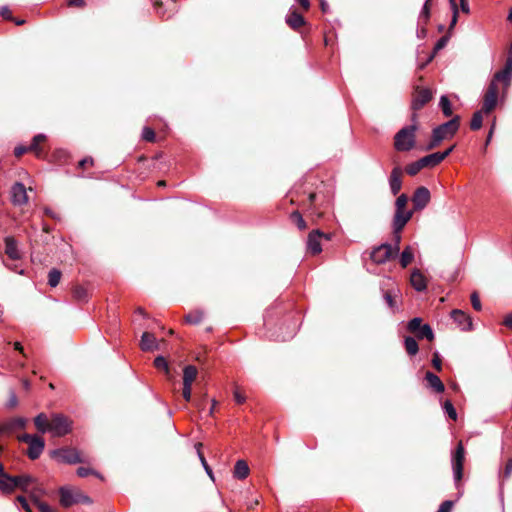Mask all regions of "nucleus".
<instances>
[{
    "instance_id": "f257e3e1",
    "label": "nucleus",
    "mask_w": 512,
    "mask_h": 512,
    "mask_svg": "<svg viewBox=\"0 0 512 512\" xmlns=\"http://www.w3.org/2000/svg\"><path fill=\"white\" fill-rule=\"evenodd\" d=\"M417 115L413 113L411 125L404 126L394 136V148L399 152H407L412 150L416 144V124Z\"/></svg>"
},
{
    "instance_id": "f03ea898",
    "label": "nucleus",
    "mask_w": 512,
    "mask_h": 512,
    "mask_svg": "<svg viewBox=\"0 0 512 512\" xmlns=\"http://www.w3.org/2000/svg\"><path fill=\"white\" fill-rule=\"evenodd\" d=\"M0 479V491L4 494H11L16 489L27 491L29 485L34 481L30 475L12 476L7 473Z\"/></svg>"
},
{
    "instance_id": "7ed1b4c3",
    "label": "nucleus",
    "mask_w": 512,
    "mask_h": 512,
    "mask_svg": "<svg viewBox=\"0 0 512 512\" xmlns=\"http://www.w3.org/2000/svg\"><path fill=\"white\" fill-rule=\"evenodd\" d=\"M18 440L28 444L27 455L31 460L38 459L45 448L44 440L37 435L25 433Z\"/></svg>"
},
{
    "instance_id": "20e7f679",
    "label": "nucleus",
    "mask_w": 512,
    "mask_h": 512,
    "mask_svg": "<svg viewBox=\"0 0 512 512\" xmlns=\"http://www.w3.org/2000/svg\"><path fill=\"white\" fill-rule=\"evenodd\" d=\"M464 459H465V449L460 441L457 444V447L452 454L451 464H452V470H453V478L458 485V483L461 481L463 477V465H464Z\"/></svg>"
},
{
    "instance_id": "39448f33",
    "label": "nucleus",
    "mask_w": 512,
    "mask_h": 512,
    "mask_svg": "<svg viewBox=\"0 0 512 512\" xmlns=\"http://www.w3.org/2000/svg\"><path fill=\"white\" fill-rule=\"evenodd\" d=\"M459 126H460V116L455 115L449 121L435 127L432 131L434 132V134H436L437 138L445 140V139L453 137L456 134V132L458 131Z\"/></svg>"
},
{
    "instance_id": "423d86ee",
    "label": "nucleus",
    "mask_w": 512,
    "mask_h": 512,
    "mask_svg": "<svg viewBox=\"0 0 512 512\" xmlns=\"http://www.w3.org/2000/svg\"><path fill=\"white\" fill-rule=\"evenodd\" d=\"M396 256L395 250H392V245L389 243H383L373 248L370 254L371 260L376 264H384Z\"/></svg>"
},
{
    "instance_id": "0eeeda50",
    "label": "nucleus",
    "mask_w": 512,
    "mask_h": 512,
    "mask_svg": "<svg viewBox=\"0 0 512 512\" xmlns=\"http://www.w3.org/2000/svg\"><path fill=\"white\" fill-rule=\"evenodd\" d=\"M408 329L413 333H417L419 338H426L430 341L434 339V332L429 324H422V319L415 317L408 322Z\"/></svg>"
},
{
    "instance_id": "6e6552de",
    "label": "nucleus",
    "mask_w": 512,
    "mask_h": 512,
    "mask_svg": "<svg viewBox=\"0 0 512 512\" xmlns=\"http://www.w3.org/2000/svg\"><path fill=\"white\" fill-rule=\"evenodd\" d=\"M498 86L494 82H490L483 97L482 111L489 114L497 105Z\"/></svg>"
},
{
    "instance_id": "1a4fd4ad",
    "label": "nucleus",
    "mask_w": 512,
    "mask_h": 512,
    "mask_svg": "<svg viewBox=\"0 0 512 512\" xmlns=\"http://www.w3.org/2000/svg\"><path fill=\"white\" fill-rule=\"evenodd\" d=\"M330 240V234H326L319 229L313 230L309 233L307 238V249L313 255H316L322 251L321 239Z\"/></svg>"
},
{
    "instance_id": "9d476101",
    "label": "nucleus",
    "mask_w": 512,
    "mask_h": 512,
    "mask_svg": "<svg viewBox=\"0 0 512 512\" xmlns=\"http://www.w3.org/2000/svg\"><path fill=\"white\" fill-rule=\"evenodd\" d=\"M431 194L428 188L418 187L412 195V203L415 211L423 210L430 202Z\"/></svg>"
},
{
    "instance_id": "9b49d317",
    "label": "nucleus",
    "mask_w": 512,
    "mask_h": 512,
    "mask_svg": "<svg viewBox=\"0 0 512 512\" xmlns=\"http://www.w3.org/2000/svg\"><path fill=\"white\" fill-rule=\"evenodd\" d=\"M92 504V499L85 495L81 490L75 488V487H68L66 486V507L73 505V504Z\"/></svg>"
},
{
    "instance_id": "f8f14e48",
    "label": "nucleus",
    "mask_w": 512,
    "mask_h": 512,
    "mask_svg": "<svg viewBox=\"0 0 512 512\" xmlns=\"http://www.w3.org/2000/svg\"><path fill=\"white\" fill-rule=\"evenodd\" d=\"M11 201L14 205L21 206L27 203L28 196L25 185L22 182H16L11 187Z\"/></svg>"
},
{
    "instance_id": "ddd939ff",
    "label": "nucleus",
    "mask_w": 512,
    "mask_h": 512,
    "mask_svg": "<svg viewBox=\"0 0 512 512\" xmlns=\"http://www.w3.org/2000/svg\"><path fill=\"white\" fill-rule=\"evenodd\" d=\"M451 318L457 324L460 330L469 331L472 330V319L469 315H467L464 311L459 309H454L451 311Z\"/></svg>"
},
{
    "instance_id": "4468645a",
    "label": "nucleus",
    "mask_w": 512,
    "mask_h": 512,
    "mask_svg": "<svg viewBox=\"0 0 512 512\" xmlns=\"http://www.w3.org/2000/svg\"><path fill=\"white\" fill-rule=\"evenodd\" d=\"M52 436L59 437L64 435V415L53 414L49 419V431Z\"/></svg>"
},
{
    "instance_id": "2eb2a0df",
    "label": "nucleus",
    "mask_w": 512,
    "mask_h": 512,
    "mask_svg": "<svg viewBox=\"0 0 512 512\" xmlns=\"http://www.w3.org/2000/svg\"><path fill=\"white\" fill-rule=\"evenodd\" d=\"M401 176H402L401 167H399V166L394 167L392 169V171L390 173V177H389L390 190L394 196H396L401 190V187H402Z\"/></svg>"
},
{
    "instance_id": "dca6fc26",
    "label": "nucleus",
    "mask_w": 512,
    "mask_h": 512,
    "mask_svg": "<svg viewBox=\"0 0 512 512\" xmlns=\"http://www.w3.org/2000/svg\"><path fill=\"white\" fill-rule=\"evenodd\" d=\"M432 98V93L429 89H421L417 91L415 97L412 100V109L414 111L420 110L426 105Z\"/></svg>"
},
{
    "instance_id": "f3484780",
    "label": "nucleus",
    "mask_w": 512,
    "mask_h": 512,
    "mask_svg": "<svg viewBox=\"0 0 512 512\" xmlns=\"http://www.w3.org/2000/svg\"><path fill=\"white\" fill-rule=\"evenodd\" d=\"M413 212L409 210L395 211L392 226L396 227V231H402L408 221L412 218Z\"/></svg>"
},
{
    "instance_id": "a211bd4d",
    "label": "nucleus",
    "mask_w": 512,
    "mask_h": 512,
    "mask_svg": "<svg viewBox=\"0 0 512 512\" xmlns=\"http://www.w3.org/2000/svg\"><path fill=\"white\" fill-rule=\"evenodd\" d=\"M5 253L12 260H18L21 258V254L18 250L17 241L12 236L4 238Z\"/></svg>"
},
{
    "instance_id": "6ab92c4d",
    "label": "nucleus",
    "mask_w": 512,
    "mask_h": 512,
    "mask_svg": "<svg viewBox=\"0 0 512 512\" xmlns=\"http://www.w3.org/2000/svg\"><path fill=\"white\" fill-rule=\"evenodd\" d=\"M140 347L143 351L158 350L157 339L152 333L144 332L141 336Z\"/></svg>"
},
{
    "instance_id": "aec40b11",
    "label": "nucleus",
    "mask_w": 512,
    "mask_h": 512,
    "mask_svg": "<svg viewBox=\"0 0 512 512\" xmlns=\"http://www.w3.org/2000/svg\"><path fill=\"white\" fill-rule=\"evenodd\" d=\"M410 282L417 292H423L427 289L426 279L418 269L411 273Z\"/></svg>"
},
{
    "instance_id": "412c9836",
    "label": "nucleus",
    "mask_w": 512,
    "mask_h": 512,
    "mask_svg": "<svg viewBox=\"0 0 512 512\" xmlns=\"http://www.w3.org/2000/svg\"><path fill=\"white\" fill-rule=\"evenodd\" d=\"M86 462H88V458L82 452L74 448L66 447V463L77 464Z\"/></svg>"
},
{
    "instance_id": "4be33fe9",
    "label": "nucleus",
    "mask_w": 512,
    "mask_h": 512,
    "mask_svg": "<svg viewBox=\"0 0 512 512\" xmlns=\"http://www.w3.org/2000/svg\"><path fill=\"white\" fill-rule=\"evenodd\" d=\"M286 23L294 30H297L305 24L304 17L296 10L290 11L286 16Z\"/></svg>"
},
{
    "instance_id": "5701e85b",
    "label": "nucleus",
    "mask_w": 512,
    "mask_h": 512,
    "mask_svg": "<svg viewBox=\"0 0 512 512\" xmlns=\"http://www.w3.org/2000/svg\"><path fill=\"white\" fill-rule=\"evenodd\" d=\"M425 379L427 380L429 387L432 388L435 392H444L445 386L441 379L436 374H434L431 371H427L425 373Z\"/></svg>"
},
{
    "instance_id": "b1692460",
    "label": "nucleus",
    "mask_w": 512,
    "mask_h": 512,
    "mask_svg": "<svg viewBox=\"0 0 512 512\" xmlns=\"http://www.w3.org/2000/svg\"><path fill=\"white\" fill-rule=\"evenodd\" d=\"M34 424L40 433H46L49 431V417L45 413H39L34 418Z\"/></svg>"
},
{
    "instance_id": "393cba45",
    "label": "nucleus",
    "mask_w": 512,
    "mask_h": 512,
    "mask_svg": "<svg viewBox=\"0 0 512 512\" xmlns=\"http://www.w3.org/2000/svg\"><path fill=\"white\" fill-rule=\"evenodd\" d=\"M198 374V370L193 365H187L183 369V385L192 386L193 381L195 380Z\"/></svg>"
},
{
    "instance_id": "a878e982",
    "label": "nucleus",
    "mask_w": 512,
    "mask_h": 512,
    "mask_svg": "<svg viewBox=\"0 0 512 512\" xmlns=\"http://www.w3.org/2000/svg\"><path fill=\"white\" fill-rule=\"evenodd\" d=\"M249 475V466L244 460H238L234 467V477L240 480Z\"/></svg>"
},
{
    "instance_id": "bb28decb",
    "label": "nucleus",
    "mask_w": 512,
    "mask_h": 512,
    "mask_svg": "<svg viewBox=\"0 0 512 512\" xmlns=\"http://www.w3.org/2000/svg\"><path fill=\"white\" fill-rule=\"evenodd\" d=\"M419 160H420L423 168L435 167L442 162L441 156H439L437 152L426 155V156L420 158Z\"/></svg>"
},
{
    "instance_id": "cd10ccee",
    "label": "nucleus",
    "mask_w": 512,
    "mask_h": 512,
    "mask_svg": "<svg viewBox=\"0 0 512 512\" xmlns=\"http://www.w3.org/2000/svg\"><path fill=\"white\" fill-rule=\"evenodd\" d=\"M511 80H512V74H510L509 72H506L505 70L502 69L493 75V78L490 82H494L496 84H497V82H503L504 86L508 87L511 83Z\"/></svg>"
},
{
    "instance_id": "c85d7f7f",
    "label": "nucleus",
    "mask_w": 512,
    "mask_h": 512,
    "mask_svg": "<svg viewBox=\"0 0 512 512\" xmlns=\"http://www.w3.org/2000/svg\"><path fill=\"white\" fill-rule=\"evenodd\" d=\"M404 345H405V349L409 355L413 356L418 353V350H419L418 343L413 337H411V336L405 337Z\"/></svg>"
},
{
    "instance_id": "c756f323",
    "label": "nucleus",
    "mask_w": 512,
    "mask_h": 512,
    "mask_svg": "<svg viewBox=\"0 0 512 512\" xmlns=\"http://www.w3.org/2000/svg\"><path fill=\"white\" fill-rule=\"evenodd\" d=\"M27 424V419L24 417H17L12 420H10L6 424V429L9 431H13L16 429H24Z\"/></svg>"
},
{
    "instance_id": "7c9ffc66",
    "label": "nucleus",
    "mask_w": 512,
    "mask_h": 512,
    "mask_svg": "<svg viewBox=\"0 0 512 512\" xmlns=\"http://www.w3.org/2000/svg\"><path fill=\"white\" fill-rule=\"evenodd\" d=\"M204 318V312L202 310H195L188 313L185 316V321L189 324H199Z\"/></svg>"
},
{
    "instance_id": "2f4dec72",
    "label": "nucleus",
    "mask_w": 512,
    "mask_h": 512,
    "mask_svg": "<svg viewBox=\"0 0 512 512\" xmlns=\"http://www.w3.org/2000/svg\"><path fill=\"white\" fill-rule=\"evenodd\" d=\"M414 259V253L410 246H407L400 255V264L402 267H407Z\"/></svg>"
},
{
    "instance_id": "473e14b6",
    "label": "nucleus",
    "mask_w": 512,
    "mask_h": 512,
    "mask_svg": "<svg viewBox=\"0 0 512 512\" xmlns=\"http://www.w3.org/2000/svg\"><path fill=\"white\" fill-rule=\"evenodd\" d=\"M439 106L442 110V113L446 116V117H449L452 115L453 111H452V105H451V102L450 100L448 99V97L446 95H442L440 97V100H439Z\"/></svg>"
},
{
    "instance_id": "72a5a7b5",
    "label": "nucleus",
    "mask_w": 512,
    "mask_h": 512,
    "mask_svg": "<svg viewBox=\"0 0 512 512\" xmlns=\"http://www.w3.org/2000/svg\"><path fill=\"white\" fill-rule=\"evenodd\" d=\"M483 113L484 112L482 110H479V111H476L473 114L471 122H470V128L472 130L476 131V130H479L482 127Z\"/></svg>"
},
{
    "instance_id": "f704fd0d",
    "label": "nucleus",
    "mask_w": 512,
    "mask_h": 512,
    "mask_svg": "<svg viewBox=\"0 0 512 512\" xmlns=\"http://www.w3.org/2000/svg\"><path fill=\"white\" fill-rule=\"evenodd\" d=\"M290 219L298 227L299 230L306 229V222L299 211H293L290 214Z\"/></svg>"
},
{
    "instance_id": "c9c22d12",
    "label": "nucleus",
    "mask_w": 512,
    "mask_h": 512,
    "mask_svg": "<svg viewBox=\"0 0 512 512\" xmlns=\"http://www.w3.org/2000/svg\"><path fill=\"white\" fill-rule=\"evenodd\" d=\"M449 38H450L449 35H444L440 39H438V41L436 42V44H435V46L433 48L432 54L428 58V62L431 61L434 58V56L436 55V53L438 51L442 50L447 45V43L449 41Z\"/></svg>"
},
{
    "instance_id": "e433bc0d",
    "label": "nucleus",
    "mask_w": 512,
    "mask_h": 512,
    "mask_svg": "<svg viewBox=\"0 0 512 512\" xmlns=\"http://www.w3.org/2000/svg\"><path fill=\"white\" fill-rule=\"evenodd\" d=\"M62 273L58 269H51L48 273V284L51 287H56L61 279Z\"/></svg>"
},
{
    "instance_id": "4c0bfd02",
    "label": "nucleus",
    "mask_w": 512,
    "mask_h": 512,
    "mask_svg": "<svg viewBox=\"0 0 512 512\" xmlns=\"http://www.w3.org/2000/svg\"><path fill=\"white\" fill-rule=\"evenodd\" d=\"M73 297L77 301H86L88 299V292L82 286H75L72 290Z\"/></svg>"
},
{
    "instance_id": "58836bf2",
    "label": "nucleus",
    "mask_w": 512,
    "mask_h": 512,
    "mask_svg": "<svg viewBox=\"0 0 512 512\" xmlns=\"http://www.w3.org/2000/svg\"><path fill=\"white\" fill-rule=\"evenodd\" d=\"M423 169L420 160L414 161L405 167V171L410 176H415Z\"/></svg>"
},
{
    "instance_id": "ea45409f",
    "label": "nucleus",
    "mask_w": 512,
    "mask_h": 512,
    "mask_svg": "<svg viewBox=\"0 0 512 512\" xmlns=\"http://www.w3.org/2000/svg\"><path fill=\"white\" fill-rule=\"evenodd\" d=\"M383 298H384L387 306L393 312H395L397 310V305H396V301H395V294L393 293V291H391V290L386 291L383 295Z\"/></svg>"
},
{
    "instance_id": "a19ab883",
    "label": "nucleus",
    "mask_w": 512,
    "mask_h": 512,
    "mask_svg": "<svg viewBox=\"0 0 512 512\" xmlns=\"http://www.w3.org/2000/svg\"><path fill=\"white\" fill-rule=\"evenodd\" d=\"M443 409L450 419H452V420L457 419L456 409L450 400H446L444 402Z\"/></svg>"
},
{
    "instance_id": "79ce46f5",
    "label": "nucleus",
    "mask_w": 512,
    "mask_h": 512,
    "mask_svg": "<svg viewBox=\"0 0 512 512\" xmlns=\"http://www.w3.org/2000/svg\"><path fill=\"white\" fill-rule=\"evenodd\" d=\"M76 474L79 477H87L88 475H95L96 477L102 479V476L95 470L88 468V467H79L76 470Z\"/></svg>"
},
{
    "instance_id": "37998d69",
    "label": "nucleus",
    "mask_w": 512,
    "mask_h": 512,
    "mask_svg": "<svg viewBox=\"0 0 512 512\" xmlns=\"http://www.w3.org/2000/svg\"><path fill=\"white\" fill-rule=\"evenodd\" d=\"M408 203V196L406 194H401L397 197L395 201V211H400L406 209V205Z\"/></svg>"
},
{
    "instance_id": "c03bdc74",
    "label": "nucleus",
    "mask_w": 512,
    "mask_h": 512,
    "mask_svg": "<svg viewBox=\"0 0 512 512\" xmlns=\"http://www.w3.org/2000/svg\"><path fill=\"white\" fill-rule=\"evenodd\" d=\"M154 366L157 368V369H162L164 370L166 373H168L169 371V366H168V362L166 361V359L159 355L155 358L154 360Z\"/></svg>"
},
{
    "instance_id": "a18cd8bd",
    "label": "nucleus",
    "mask_w": 512,
    "mask_h": 512,
    "mask_svg": "<svg viewBox=\"0 0 512 512\" xmlns=\"http://www.w3.org/2000/svg\"><path fill=\"white\" fill-rule=\"evenodd\" d=\"M18 405V398L14 390L9 391V398L5 404L7 409H14Z\"/></svg>"
},
{
    "instance_id": "49530a36",
    "label": "nucleus",
    "mask_w": 512,
    "mask_h": 512,
    "mask_svg": "<svg viewBox=\"0 0 512 512\" xmlns=\"http://www.w3.org/2000/svg\"><path fill=\"white\" fill-rule=\"evenodd\" d=\"M393 242L392 250H395V253L399 254V244L401 242V231H396V227H393Z\"/></svg>"
},
{
    "instance_id": "de8ad7c7",
    "label": "nucleus",
    "mask_w": 512,
    "mask_h": 512,
    "mask_svg": "<svg viewBox=\"0 0 512 512\" xmlns=\"http://www.w3.org/2000/svg\"><path fill=\"white\" fill-rule=\"evenodd\" d=\"M142 138L145 141L152 142L155 139V132L149 127H144L142 130Z\"/></svg>"
},
{
    "instance_id": "09e8293b",
    "label": "nucleus",
    "mask_w": 512,
    "mask_h": 512,
    "mask_svg": "<svg viewBox=\"0 0 512 512\" xmlns=\"http://www.w3.org/2000/svg\"><path fill=\"white\" fill-rule=\"evenodd\" d=\"M512 474V458H510L505 466V469L502 474H500V477L502 478V481L508 479Z\"/></svg>"
},
{
    "instance_id": "8fccbe9b",
    "label": "nucleus",
    "mask_w": 512,
    "mask_h": 512,
    "mask_svg": "<svg viewBox=\"0 0 512 512\" xmlns=\"http://www.w3.org/2000/svg\"><path fill=\"white\" fill-rule=\"evenodd\" d=\"M471 304L473 306V308L476 310V311H480L482 309V305H481V302H480V298H479V295L477 292H473L471 294Z\"/></svg>"
},
{
    "instance_id": "3c124183",
    "label": "nucleus",
    "mask_w": 512,
    "mask_h": 512,
    "mask_svg": "<svg viewBox=\"0 0 512 512\" xmlns=\"http://www.w3.org/2000/svg\"><path fill=\"white\" fill-rule=\"evenodd\" d=\"M199 458H200V461L202 463V466L203 468L205 469V472L207 473V475L212 479L214 480V476H213V471L211 469V467L208 465L205 457L199 452Z\"/></svg>"
},
{
    "instance_id": "603ef678",
    "label": "nucleus",
    "mask_w": 512,
    "mask_h": 512,
    "mask_svg": "<svg viewBox=\"0 0 512 512\" xmlns=\"http://www.w3.org/2000/svg\"><path fill=\"white\" fill-rule=\"evenodd\" d=\"M33 501L41 512H51L52 511L51 507L47 503L40 501L36 497H33Z\"/></svg>"
},
{
    "instance_id": "864d4df0",
    "label": "nucleus",
    "mask_w": 512,
    "mask_h": 512,
    "mask_svg": "<svg viewBox=\"0 0 512 512\" xmlns=\"http://www.w3.org/2000/svg\"><path fill=\"white\" fill-rule=\"evenodd\" d=\"M442 141L443 139L437 138L436 134H434V132L432 131V137L430 142L426 146V150H432L436 148Z\"/></svg>"
},
{
    "instance_id": "5fc2aeb1",
    "label": "nucleus",
    "mask_w": 512,
    "mask_h": 512,
    "mask_svg": "<svg viewBox=\"0 0 512 512\" xmlns=\"http://www.w3.org/2000/svg\"><path fill=\"white\" fill-rule=\"evenodd\" d=\"M429 17H430V9H429V6H427V2H425L422 7V10L420 12L419 20L421 21L423 19L424 23H426L428 21Z\"/></svg>"
},
{
    "instance_id": "6e6d98bb",
    "label": "nucleus",
    "mask_w": 512,
    "mask_h": 512,
    "mask_svg": "<svg viewBox=\"0 0 512 512\" xmlns=\"http://www.w3.org/2000/svg\"><path fill=\"white\" fill-rule=\"evenodd\" d=\"M452 507H453V501L446 500V501L441 503V505H440L439 509L437 510V512H451Z\"/></svg>"
},
{
    "instance_id": "4d7b16f0",
    "label": "nucleus",
    "mask_w": 512,
    "mask_h": 512,
    "mask_svg": "<svg viewBox=\"0 0 512 512\" xmlns=\"http://www.w3.org/2000/svg\"><path fill=\"white\" fill-rule=\"evenodd\" d=\"M432 364L436 370H438V371L442 370V362H441V359H440L438 353H434L433 359H432Z\"/></svg>"
},
{
    "instance_id": "13d9d810",
    "label": "nucleus",
    "mask_w": 512,
    "mask_h": 512,
    "mask_svg": "<svg viewBox=\"0 0 512 512\" xmlns=\"http://www.w3.org/2000/svg\"><path fill=\"white\" fill-rule=\"evenodd\" d=\"M30 149H28V146H24V145H19L17 147H15L14 149V154L19 157V156H22L23 154H25L26 152H29Z\"/></svg>"
},
{
    "instance_id": "bf43d9fd",
    "label": "nucleus",
    "mask_w": 512,
    "mask_h": 512,
    "mask_svg": "<svg viewBox=\"0 0 512 512\" xmlns=\"http://www.w3.org/2000/svg\"><path fill=\"white\" fill-rule=\"evenodd\" d=\"M17 501L20 503L25 512H30V506L24 496H18Z\"/></svg>"
},
{
    "instance_id": "052dcab7",
    "label": "nucleus",
    "mask_w": 512,
    "mask_h": 512,
    "mask_svg": "<svg viewBox=\"0 0 512 512\" xmlns=\"http://www.w3.org/2000/svg\"><path fill=\"white\" fill-rule=\"evenodd\" d=\"M191 389L192 386L183 385L182 395L186 401L191 400Z\"/></svg>"
},
{
    "instance_id": "680f3d73",
    "label": "nucleus",
    "mask_w": 512,
    "mask_h": 512,
    "mask_svg": "<svg viewBox=\"0 0 512 512\" xmlns=\"http://www.w3.org/2000/svg\"><path fill=\"white\" fill-rule=\"evenodd\" d=\"M452 12H453V15H452V19H451V22L449 25V30H452L454 28V26L456 25L457 20H458V8L453 9Z\"/></svg>"
},
{
    "instance_id": "e2e57ef3",
    "label": "nucleus",
    "mask_w": 512,
    "mask_h": 512,
    "mask_svg": "<svg viewBox=\"0 0 512 512\" xmlns=\"http://www.w3.org/2000/svg\"><path fill=\"white\" fill-rule=\"evenodd\" d=\"M455 145L450 146L444 152H437L439 156H441V161H443L446 157H448L454 150Z\"/></svg>"
},
{
    "instance_id": "0e129e2a",
    "label": "nucleus",
    "mask_w": 512,
    "mask_h": 512,
    "mask_svg": "<svg viewBox=\"0 0 512 512\" xmlns=\"http://www.w3.org/2000/svg\"><path fill=\"white\" fill-rule=\"evenodd\" d=\"M0 15L3 16L5 19H12L11 12L7 6H3L0 10Z\"/></svg>"
},
{
    "instance_id": "69168bd1",
    "label": "nucleus",
    "mask_w": 512,
    "mask_h": 512,
    "mask_svg": "<svg viewBox=\"0 0 512 512\" xmlns=\"http://www.w3.org/2000/svg\"><path fill=\"white\" fill-rule=\"evenodd\" d=\"M39 142H34V139H32L31 143L28 145V149H30L31 152H35L37 154H39L40 152V149H39Z\"/></svg>"
},
{
    "instance_id": "338daca9",
    "label": "nucleus",
    "mask_w": 512,
    "mask_h": 512,
    "mask_svg": "<svg viewBox=\"0 0 512 512\" xmlns=\"http://www.w3.org/2000/svg\"><path fill=\"white\" fill-rule=\"evenodd\" d=\"M234 399L238 404H242L246 400L245 396H243L238 390L234 392Z\"/></svg>"
},
{
    "instance_id": "774afa93",
    "label": "nucleus",
    "mask_w": 512,
    "mask_h": 512,
    "mask_svg": "<svg viewBox=\"0 0 512 512\" xmlns=\"http://www.w3.org/2000/svg\"><path fill=\"white\" fill-rule=\"evenodd\" d=\"M503 70H505L506 72H509L510 74H512V55H510L507 60H506V63H505V66L503 68Z\"/></svg>"
}]
</instances>
